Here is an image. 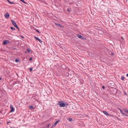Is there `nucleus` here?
Wrapping results in <instances>:
<instances>
[{
  "label": "nucleus",
  "instance_id": "40",
  "mask_svg": "<svg viewBox=\"0 0 128 128\" xmlns=\"http://www.w3.org/2000/svg\"><path fill=\"white\" fill-rule=\"evenodd\" d=\"M116 118L117 119H118V117H116Z\"/></svg>",
  "mask_w": 128,
  "mask_h": 128
},
{
  "label": "nucleus",
  "instance_id": "26",
  "mask_svg": "<svg viewBox=\"0 0 128 128\" xmlns=\"http://www.w3.org/2000/svg\"><path fill=\"white\" fill-rule=\"evenodd\" d=\"M32 60V58L31 57L29 58V60Z\"/></svg>",
  "mask_w": 128,
  "mask_h": 128
},
{
  "label": "nucleus",
  "instance_id": "4",
  "mask_svg": "<svg viewBox=\"0 0 128 128\" xmlns=\"http://www.w3.org/2000/svg\"><path fill=\"white\" fill-rule=\"evenodd\" d=\"M10 15L8 13H7L4 14V16L6 18H8L9 17Z\"/></svg>",
  "mask_w": 128,
  "mask_h": 128
},
{
  "label": "nucleus",
  "instance_id": "19",
  "mask_svg": "<svg viewBox=\"0 0 128 128\" xmlns=\"http://www.w3.org/2000/svg\"><path fill=\"white\" fill-rule=\"evenodd\" d=\"M15 62H19V60H18V59H16L15 60Z\"/></svg>",
  "mask_w": 128,
  "mask_h": 128
},
{
  "label": "nucleus",
  "instance_id": "32",
  "mask_svg": "<svg viewBox=\"0 0 128 128\" xmlns=\"http://www.w3.org/2000/svg\"><path fill=\"white\" fill-rule=\"evenodd\" d=\"M65 104H66V106H67L68 105V104H67L66 103Z\"/></svg>",
  "mask_w": 128,
  "mask_h": 128
},
{
  "label": "nucleus",
  "instance_id": "29",
  "mask_svg": "<svg viewBox=\"0 0 128 128\" xmlns=\"http://www.w3.org/2000/svg\"><path fill=\"white\" fill-rule=\"evenodd\" d=\"M50 126V124H49L47 126V127L48 128Z\"/></svg>",
  "mask_w": 128,
  "mask_h": 128
},
{
  "label": "nucleus",
  "instance_id": "14",
  "mask_svg": "<svg viewBox=\"0 0 128 128\" xmlns=\"http://www.w3.org/2000/svg\"><path fill=\"white\" fill-rule=\"evenodd\" d=\"M20 1H21L22 2H23V3H24L25 4H26V3L25 2L24 0H20Z\"/></svg>",
  "mask_w": 128,
  "mask_h": 128
},
{
  "label": "nucleus",
  "instance_id": "30",
  "mask_svg": "<svg viewBox=\"0 0 128 128\" xmlns=\"http://www.w3.org/2000/svg\"><path fill=\"white\" fill-rule=\"evenodd\" d=\"M102 88L104 89L105 87L104 86H103L102 87Z\"/></svg>",
  "mask_w": 128,
  "mask_h": 128
},
{
  "label": "nucleus",
  "instance_id": "6",
  "mask_svg": "<svg viewBox=\"0 0 128 128\" xmlns=\"http://www.w3.org/2000/svg\"><path fill=\"white\" fill-rule=\"evenodd\" d=\"M59 120H58L56 121L54 124L52 125V128L54 127L58 123V122H59Z\"/></svg>",
  "mask_w": 128,
  "mask_h": 128
},
{
  "label": "nucleus",
  "instance_id": "12",
  "mask_svg": "<svg viewBox=\"0 0 128 128\" xmlns=\"http://www.w3.org/2000/svg\"><path fill=\"white\" fill-rule=\"evenodd\" d=\"M124 39H121L120 41L122 43H124Z\"/></svg>",
  "mask_w": 128,
  "mask_h": 128
},
{
  "label": "nucleus",
  "instance_id": "25",
  "mask_svg": "<svg viewBox=\"0 0 128 128\" xmlns=\"http://www.w3.org/2000/svg\"><path fill=\"white\" fill-rule=\"evenodd\" d=\"M36 31L37 32H40L39 31L37 30V29H36Z\"/></svg>",
  "mask_w": 128,
  "mask_h": 128
},
{
  "label": "nucleus",
  "instance_id": "36",
  "mask_svg": "<svg viewBox=\"0 0 128 128\" xmlns=\"http://www.w3.org/2000/svg\"><path fill=\"white\" fill-rule=\"evenodd\" d=\"M121 39H124L123 37H122Z\"/></svg>",
  "mask_w": 128,
  "mask_h": 128
},
{
  "label": "nucleus",
  "instance_id": "9",
  "mask_svg": "<svg viewBox=\"0 0 128 128\" xmlns=\"http://www.w3.org/2000/svg\"><path fill=\"white\" fill-rule=\"evenodd\" d=\"M55 24L60 26V27H62V28H63V26H62V25L60 24H57V23H55Z\"/></svg>",
  "mask_w": 128,
  "mask_h": 128
},
{
  "label": "nucleus",
  "instance_id": "22",
  "mask_svg": "<svg viewBox=\"0 0 128 128\" xmlns=\"http://www.w3.org/2000/svg\"><path fill=\"white\" fill-rule=\"evenodd\" d=\"M30 71L31 72L32 70V68H30Z\"/></svg>",
  "mask_w": 128,
  "mask_h": 128
},
{
  "label": "nucleus",
  "instance_id": "42",
  "mask_svg": "<svg viewBox=\"0 0 128 128\" xmlns=\"http://www.w3.org/2000/svg\"><path fill=\"white\" fill-rule=\"evenodd\" d=\"M1 123H0V124Z\"/></svg>",
  "mask_w": 128,
  "mask_h": 128
},
{
  "label": "nucleus",
  "instance_id": "21",
  "mask_svg": "<svg viewBox=\"0 0 128 128\" xmlns=\"http://www.w3.org/2000/svg\"><path fill=\"white\" fill-rule=\"evenodd\" d=\"M108 116H112V117L114 116V115H111V114H109V115H108Z\"/></svg>",
  "mask_w": 128,
  "mask_h": 128
},
{
  "label": "nucleus",
  "instance_id": "24",
  "mask_svg": "<svg viewBox=\"0 0 128 128\" xmlns=\"http://www.w3.org/2000/svg\"><path fill=\"white\" fill-rule=\"evenodd\" d=\"M69 120L70 121H71L72 120V118H69Z\"/></svg>",
  "mask_w": 128,
  "mask_h": 128
},
{
  "label": "nucleus",
  "instance_id": "15",
  "mask_svg": "<svg viewBox=\"0 0 128 128\" xmlns=\"http://www.w3.org/2000/svg\"><path fill=\"white\" fill-rule=\"evenodd\" d=\"M124 76H122L121 79L122 80H124Z\"/></svg>",
  "mask_w": 128,
  "mask_h": 128
},
{
  "label": "nucleus",
  "instance_id": "11",
  "mask_svg": "<svg viewBox=\"0 0 128 128\" xmlns=\"http://www.w3.org/2000/svg\"><path fill=\"white\" fill-rule=\"evenodd\" d=\"M124 110L125 112L128 114V110L126 108H124Z\"/></svg>",
  "mask_w": 128,
  "mask_h": 128
},
{
  "label": "nucleus",
  "instance_id": "35",
  "mask_svg": "<svg viewBox=\"0 0 128 128\" xmlns=\"http://www.w3.org/2000/svg\"><path fill=\"white\" fill-rule=\"evenodd\" d=\"M124 94H126V95H127V94H126V92H124Z\"/></svg>",
  "mask_w": 128,
  "mask_h": 128
},
{
  "label": "nucleus",
  "instance_id": "3",
  "mask_svg": "<svg viewBox=\"0 0 128 128\" xmlns=\"http://www.w3.org/2000/svg\"><path fill=\"white\" fill-rule=\"evenodd\" d=\"M10 43V42L8 40H4L3 42V44L4 45H6V44H8Z\"/></svg>",
  "mask_w": 128,
  "mask_h": 128
},
{
  "label": "nucleus",
  "instance_id": "17",
  "mask_svg": "<svg viewBox=\"0 0 128 128\" xmlns=\"http://www.w3.org/2000/svg\"><path fill=\"white\" fill-rule=\"evenodd\" d=\"M26 50L29 53L30 52V50H29L28 49H26Z\"/></svg>",
  "mask_w": 128,
  "mask_h": 128
},
{
  "label": "nucleus",
  "instance_id": "28",
  "mask_svg": "<svg viewBox=\"0 0 128 128\" xmlns=\"http://www.w3.org/2000/svg\"><path fill=\"white\" fill-rule=\"evenodd\" d=\"M81 39H82V40H84V37H83L82 36V38H81Z\"/></svg>",
  "mask_w": 128,
  "mask_h": 128
},
{
  "label": "nucleus",
  "instance_id": "18",
  "mask_svg": "<svg viewBox=\"0 0 128 128\" xmlns=\"http://www.w3.org/2000/svg\"><path fill=\"white\" fill-rule=\"evenodd\" d=\"M122 114L124 115V116H127V115H126V114L125 113H123Z\"/></svg>",
  "mask_w": 128,
  "mask_h": 128
},
{
  "label": "nucleus",
  "instance_id": "31",
  "mask_svg": "<svg viewBox=\"0 0 128 128\" xmlns=\"http://www.w3.org/2000/svg\"><path fill=\"white\" fill-rule=\"evenodd\" d=\"M7 0L9 3H10V2L9 1V0Z\"/></svg>",
  "mask_w": 128,
  "mask_h": 128
},
{
  "label": "nucleus",
  "instance_id": "5",
  "mask_svg": "<svg viewBox=\"0 0 128 128\" xmlns=\"http://www.w3.org/2000/svg\"><path fill=\"white\" fill-rule=\"evenodd\" d=\"M10 108L11 109V110L10 111V112H12L14 111V109L13 106H10Z\"/></svg>",
  "mask_w": 128,
  "mask_h": 128
},
{
  "label": "nucleus",
  "instance_id": "37",
  "mask_svg": "<svg viewBox=\"0 0 128 128\" xmlns=\"http://www.w3.org/2000/svg\"><path fill=\"white\" fill-rule=\"evenodd\" d=\"M1 79H2L0 77V80H1Z\"/></svg>",
  "mask_w": 128,
  "mask_h": 128
},
{
  "label": "nucleus",
  "instance_id": "8",
  "mask_svg": "<svg viewBox=\"0 0 128 128\" xmlns=\"http://www.w3.org/2000/svg\"><path fill=\"white\" fill-rule=\"evenodd\" d=\"M103 112L104 114H105L107 116H108V115H109V114L106 111H103Z\"/></svg>",
  "mask_w": 128,
  "mask_h": 128
},
{
  "label": "nucleus",
  "instance_id": "20",
  "mask_svg": "<svg viewBox=\"0 0 128 128\" xmlns=\"http://www.w3.org/2000/svg\"><path fill=\"white\" fill-rule=\"evenodd\" d=\"M29 108L30 109L32 108H33V106H29Z\"/></svg>",
  "mask_w": 128,
  "mask_h": 128
},
{
  "label": "nucleus",
  "instance_id": "1",
  "mask_svg": "<svg viewBox=\"0 0 128 128\" xmlns=\"http://www.w3.org/2000/svg\"><path fill=\"white\" fill-rule=\"evenodd\" d=\"M62 101H60L58 102V104L60 106V107H64L66 106L65 104Z\"/></svg>",
  "mask_w": 128,
  "mask_h": 128
},
{
  "label": "nucleus",
  "instance_id": "23",
  "mask_svg": "<svg viewBox=\"0 0 128 128\" xmlns=\"http://www.w3.org/2000/svg\"><path fill=\"white\" fill-rule=\"evenodd\" d=\"M12 49L13 50H16V48H12Z\"/></svg>",
  "mask_w": 128,
  "mask_h": 128
},
{
  "label": "nucleus",
  "instance_id": "16",
  "mask_svg": "<svg viewBox=\"0 0 128 128\" xmlns=\"http://www.w3.org/2000/svg\"><path fill=\"white\" fill-rule=\"evenodd\" d=\"M119 109L122 114L124 113L122 111V110L121 109H120V108H119Z\"/></svg>",
  "mask_w": 128,
  "mask_h": 128
},
{
  "label": "nucleus",
  "instance_id": "2",
  "mask_svg": "<svg viewBox=\"0 0 128 128\" xmlns=\"http://www.w3.org/2000/svg\"><path fill=\"white\" fill-rule=\"evenodd\" d=\"M11 22L12 24L16 27L18 30V31L19 30V29L17 26L15 22L13 20H11Z\"/></svg>",
  "mask_w": 128,
  "mask_h": 128
},
{
  "label": "nucleus",
  "instance_id": "10",
  "mask_svg": "<svg viewBox=\"0 0 128 128\" xmlns=\"http://www.w3.org/2000/svg\"><path fill=\"white\" fill-rule=\"evenodd\" d=\"M77 36L78 38H80V39H81V38H82V36L81 35H80L78 34L77 35Z\"/></svg>",
  "mask_w": 128,
  "mask_h": 128
},
{
  "label": "nucleus",
  "instance_id": "38",
  "mask_svg": "<svg viewBox=\"0 0 128 128\" xmlns=\"http://www.w3.org/2000/svg\"><path fill=\"white\" fill-rule=\"evenodd\" d=\"M9 122H7V124H8Z\"/></svg>",
  "mask_w": 128,
  "mask_h": 128
},
{
  "label": "nucleus",
  "instance_id": "39",
  "mask_svg": "<svg viewBox=\"0 0 128 128\" xmlns=\"http://www.w3.org/2000/svg\"><path fill=\"white\" fill-rule=\"evenodd\" d=\"M112 55H113V53H112Z\"/></svg>",
  "mask_w": 128,
  "mask_h": 128
},
{
  "label": "nucleus",
  "instance_id": "27",
  "mask_svg": "<svg viewBox=\"0 0 128 128\" xmlns=\"http://www.w3.org/2000/svg\"><path fill=\"white\" fill-rule=\"evenodd\" d=\"M10 3L11 4H14V2H10Z\"/></svg>",
  "mask_w": 128,
  "mask_h": 128
},
{
  "label": "nucleus",
  "instance_id": "41",
  "mask_svg": "<svg viewBox=\"0 0 128 128\" xmlns=\"http://www.w3.org/2000/svg\"><path fill=\"white\" fill-rule=\"evenodd\" d=\"M22 37V38H23L22 37V36H21Z\"/></svg>",
  "mask_w": 128,
  "mask_h": 128
},
{
  "label": "nucleus",
  "instance_id": "7",
  "mask_svg": "<svg viewBox=\"0 0 128 128\" xmlns=\"http://www.w3.org/2000/svg\"><path fill=\"white\" fill-rule=\"evenodd\" d=\"M34 38H35L37 40H38L41 43L42 42V41L40 39H39L36 36H34Z\"/></svg>",
  "mask_w": 128,
  "mask_h": 128
},
{
  "label": "nucleus",
  "instance_id": "13",
  "mask_svg": "<svg viewBox=\"0 0 128 128\" xmlns=\"http://www.w3.org/2000/svg\"><path fill=\"white\" fill-rule=\"evenodd\" d=\"M10 28L11 30L13 31H14L15 30V28L13 27H11Z\"/></svg>",
  "mask_w": 128,
  "mask_h": 128
},
{
  "label": "nucleus",
  "instance_id": "33",
  "mask_svg": "<svg viewBox=\"0 0 128 128\" xmlns=\"http://www.w3.org/2000/svg\"><path fill=\"white\" fill-rule=\"evenodd\" d=\"M67 10L68 11V12H70V11L69 10V9L68 8L67 9Z\"/></svg>",
  "mask_w": 128,
  "mask_h": 128
},
{
  "label": "nucleus",
  "instance_id": "34",
  "mask_svg": "<svg viewBox=\"0 0 128 128\" xmlns=\"http://www.w3.org/2000/svg\"><path fill=\"white\" fill-rule=\"evenodd\" d=\"M126 76L128 77V74H126Z\"/></svg>",
  "mask_w": 128,
  "mask_h": 128
}]
</instances>
